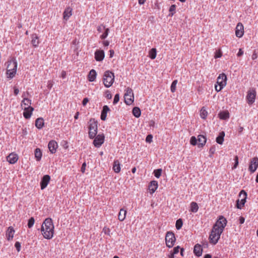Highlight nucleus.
Listing matches in <instances>:
<instances>
[{
  "instance_id": "nucleus-1",
  "label": "nucleus",
  "mask_w": 258,
  "mask_h": 258,
  "mask_svg": "<svg viewBox=\"0 0 258 258\" xmlns=\"http://www.w3.org/2000/svg\"><path fill=\"white\" fill-rule=\"evenodd\" d=\"M41 230L43 237L47 239H51L54 233V226L50 218H47L42 224Z\"/></svg>"
},
{
  "instance_id": "nucleus-2",
  "label": "nucleus",
  "mask_w": 258,
  "mask_h": 258,
  "mask_svg": "<svg viewBox=\"0 0 258 258\" xmlns=\"http://www.w3.org/2000/svg\"><path fill=\"white\" fill-rule=\"evenodd\" d=\"M7 63V74L9 76V78H13L17 71V60L15 58H13L12 59L8 60Z\"/></svg>"
},
{
  "instance_id": "nucleus-3",
  "label": "nucleus",
  "mask_w": 258,
  "mask_h": 258,
  "mask_svg": "<svg viewBox=\"0 0 258 258\" xmlns=\"http://www.w3.org/2000/svg\"><path fill=\"white\" fill-rule=\"evenodd\" d=\"M223 231L221 229H217V228L213 227L209 236V241L212 244H216L220 238L221 234Z\"/></svg>"
},
{
  "instance_id": "nucleus-4",
  "label": "nucleus",
  "mask_w": 258,
  "mask_h": 258,
  "mask_svg": "<svg viewBox=\"0 0 258 258\" xmlns=\"http://www.w3.org/2000/svg\"><path fill=\"white\" fill-rule=\"evenodd\" d=\"M114 80V73L109 71H105L103 78V84L106 88L110 87L113 84Z\"/></svg>"
},
{
  "instance_id": "nucleus-5",
  "label": "nucleus",
  "mask_w": 258,
  "mask_h": 258,
  "mask_svg": "<svg viewBox=\"0 0 258 258\" xmlns=\"http://www.w3.org/2000/svg\"><path fill=\"white\" fill-rule=\"evenodd\" d=\"M176 238L174 233L172 231L167 232L165 236L166 245L168 248L172 247L175 242Z\"/></svg>"
},
{
  "instance_id": "nucleus-6",
  "label": "nucleus",
  "mask_w": 258,
  "mask_h": 258,
  "mask_svg": "<svg viewBox=\"0 0 258 258\" xmlns=\"http://www.w3.org/2000/svg\"><path fill=\"white\" fill-rule=\"evenodd\" d=\"M124 102L127 105H131L134 102V96L132 89L128 88L124 95Z\"/></svg>"
},
{
  "instance_id": "nucleus-7",
  "label": "nucleus",
  "mask_w": 258,
  "mask_h": 258,
  "mask_svg": "<svg viewBox=\"0 0 258 258\" xmlns=\"http://www.w3.org/2000/svg\"><path fill=\"white\" fill-rule=\"evenodd\" d=\"M89 137L90 139H94L97 134V121L93 120L91 122L89 127Z\"/></svg>"
},
{
  "instance_id": "nucleus-8",
  "label": "nucleus",
  "mask_w": 258,
  "mask_h": 258,
  "mask_svg": "<svg viewBox=\"0 0 258 258\" xmlns=\"http://www.w3.org/2000/svg\"><path fill=\"white\" fill-rule=\"evenodd\" d=\"M226 224V219L223 216H220L213 227L217 228V229H221V231H223Z\"/></svg>"
},
{
  "instance_id": "nucleus-9",
  "label": "nucleus",
  "mask_w": 258,
  "mask_h": 258,
  "mask_svg": "<svg viewBox=\"0 0 258 258\" xmlns=\"http://www.w3.org/2000/svg\"><path fill=\"white\" fill-rule=\"evenodd\" d=\"M227 76L224 73L219 75L216 83L219 85V90H221L226 85Z\"/></svg>"
},
{
  "instance_id": "nucleus-10",
  "label": "nucleus",
  "mask_w": 258,
  "mask_h": 258,
  "mask_svg": "<svg viewBox=\"0 0 258 258\" xmlns=\"http://www.w3.org/2000/svg\"><path fill=\"white\" fill-rule=\"evenodd\" d=\"M256 94V93L255 89H252L248 90L246 96L247 102L248 104L251 105L254 102Z\"/></svg>"
},
{
  "instance_id": "nucleus-11",
  "label": "nucleus",
  "mask_w": 258,
  "mask_h": 258,
  "mask_svg": "<svg viewBox=\"0 0 258 258\" xmlns=\"http://www.w3.org/2000/svg\"><path fill=\"white\" fill-rule=\"evenodd\" d=\"M105 137L103 134L96 135L93 141V144L97 148L100 147L104 143Z\"/></svg>"
},
{
  "instance_id": "nucleus-12",
  "label": "nucleus",
  "mask_w": 258,
  "mask_h": 258,
  "mask_svg": "<svg viewBox=\"0 0 258 258\" xmlns=\"http://www.w3.org/2000/svg\"><path fill=\"white\" fill-rule=\"evenodd\" d=\"M258 167V158L254 157L250 160V163L249 166V170L253 173L254 172Z\"/></svg>"
},
{
  "instance_id": "nucleus-13",
  "label": "nucleus",
  "mask_w": 258,
  "mask_h": 258,
  "mask_svg": "<svg viewBox=\"0 0 258 258\" xmlns=\"http://www.w3.org/2000/svg\"><path fill=\"white\" fill-rule=\"evenodd\" d=\"M243 26L241 23H238L236 27L235 35L236 37L240 38L243 35Z\"/></svg>"
},
{
  "instance_id": "nucleus-14",
  "label": "nucleus",
  "mask_w": 258,
  "mask_h": 258,
  "mask_svg": "<svg viewBox=\"0 0 258 258\" xmlns=\"http://www.w3.org/2000/svg\"><path fill=\"white\" fill-rule=\"evenodd\" d=\"M23 115L26 119L30 118L34 108L31 106H25L24 107Z\"/></svg>"
},
{
  "instance_id": "nucleus-15",
  "label": "nucleus",
  "mask_w": 258,
  "mask_h": 258,
  "mask_svg": "<svg viewBox=\"0 0 258 258\" xmlns=\"http://www.w3.org/2000/svg\"><path fill=\"white\" fill-rule=\"evenodd\" d=\"M105 57V53L103 50H97L95 52V58L97 61H102Z\"/></svg>"
},
{
  "instance_id": "nucleus-16",
  "label": "nucleus",
  "mask_w": 258,
  "mask_h": 258,
  "mask_svg": "<svg viewBox=\"0 0 258 258\" xmlns=\"http://www.w3.org/2000/svg\"><path fill=\"white\" fill-rule=\"evenodd\" d=\"M7 159L10 164H15L18 161V156L17 154L12 153L7 157Z\"/></svg>"
},
{
  "instance_id": "nucleus-17",
  "label": "nucleus",
  "mask_w": 258,
  "mask_h": 258,
  "mask_svg": "<svg viewBox=\"0 0 258 258\" xmlns=\"http://www.w3.org/2000/svg\"><path fill=\"white\" fill-rule=\"evenodd\" d=\"M197 141L198 147L202 148L205 145L207 139L205 136L200 135L198 136Z\"/></svg>"
},
{
  "instance_id": "nucleus-18",
  "label": "nucleus",
  "mask_w": 258,
  "mask_h": 258,
  "mask_svg": "<svg viewBox=\"0 0 258 258\" xmlns=\"http://www.w3.org/2000/svg\"><path fill=\"white\" fill-rule=\"evenodd\" d=\"M243 197L240 200L239 199H237L236 201V208L239 209H241L244 206L246 199L247 195H243Z\"/></svg>"
},
{
  "instance_id": "nucleus-19",
  "label": "nucleus",
  "mask_w": 258,
  "mask_h": 258,
  "mask_svg": "<svg viewBox=\"0 0 258 258\" xmlns=\"http://www.w3.org/2000/svg\"><path fill=\"white\" fill-rule=\"evenodd\" d=\"M158 182L155 180H153L150 182L148 186V189L150 194H153L158 187Z\"/></svg>"
},
{
  "instance_id": "nucleus-20",
  "label": "nucleus",
  "mask_w": 258,
  "mask_h": 258,
  "mask_svg": "<svg viewBox=\"0 0 258 258\" xmlns=\"http://www.w3.org/2000/svg\"><path fill=\"white\" fill-rule=\"evenodd\" d=\"M50 179V177L48 175H45L42 177L40 182L41 189H44L46 187Z\"/></svg>"
},
{
  "instance_id": "nucleus-21",
  "label": "nucleus",
  "mask_w": 258,
  "mask_h": 258,
  "mask_svg": "<svg viewBox=\"0 0 258 258\" xmlns=\"http://www.w3.org/2000/svg\"><path fill=\"white\" fill-rule=\"evenodd\" d=\"M48 147L50 152L51 153H54L55 152L56 147H57V143L53 140H51L49 142Z\"/></svg>"
},
{
  "instance_id": "nucleus-22",
  "label": "nucleus",
  "mask_w": 258,
  "mask_h": 258,
  "mask_svg": "<svg viewBox=\"0 0 258 258\" xmlns=\"http://www.w3.org/2000/svg\"><path fill=\"white\" fill-rule=\"evenodd\" d=\"M203 249L201 245L199 244H197L195 245L194 248V252L197 256H200L202 254Z\"/></svg>"
},
{
  "instance_id": "nucleus-23",
  "label": "nucleus",
  "mask_w": 258,
  "mask_h": 258,
  "mask_svg": "<svg viewBox=\"0 0 258 258\" xmlns=\"http://www.w3.org/2000/svg\"><path fill=\"white\" fill-rule=\"evenodd\" d=\"M110 111V109L107 105H104L101 111L100 118L102 120H105L107 116V113Z\"/></svg>"
},
{
  "instance_id": "nucleus-24",
  "label": "nucleus",
  "mask_w": 258,
  "mask_h": 258,
  "mask_svg": "<svg viewBox=\"0 0 258 258\" xmlns=\"http://www.w3.org/2000/svg\"><path fill=\"white\" fill-rule=\"evenodd\" d=\"M15 233V230L13 227L10 226L8 228L6 235L7 237V239L8 240H11L13 239L14 237V234Z\"/></svg>"
},
{
  "instance_id": "nucleus-25",
  "label": "nucleus",
  "mask_w": 258,
  "mask_h": 258,
  "mask_svg": "<svg viewBox=\"0 0 258 258\" xmlns=\"http://www.w3.org/2000/svg\"><path fill=\"white\" fill-rule=\"evenodd\" d=\"M126 213V210L123 209H121L118 215V220L121 222L123 221L125 219Z\"/></svg>"
},
{
  "instance_id": "nucleus-26",
  "label": "nucleus",
  "mask_w": 258,
  "mask_h": 258,
  "mask_svg": "<svg viewBox=\"0 0 258 258\" xmlns=\"http://www.w3.org/2000/svg\"><path fill=\"white\" fill-rule=\"evenodd\" d=\"M97 73L95 71V70L92 69L91 70L88 76V80L90 82H93L95 81L96 78Z\"/></svg>"
},
{
  "instance_id": "nucleus-27",
  "label": "nucleus",
  "mask_w": 258,
  "mask_h": 258,
  "mask_svg": "<svg viewBox=\"0 0 258 258\" xmlns=\"http://www.w3.org/2000/svg\"><path fill=\"white\" fill-rule=\"evenodd\" d=\"M113 170L115 173H119L120 171V164L118 160H114L113 165Z\"/></svg>"
},
{
  "instance_id": "nucleus-28",
  "label": "nucleus",
  "mask_w": 258,
  "mask_h": 258,
  "mask_svg": "<svg viewBox=\"0 0 258 258\" xmlns=\"http://www.w3.org/2000/svg\"><path fill=\"white\" fill-rule=\"evenodd\" d=\"M221 119L226 120L229 118V113L227 111H223L218 114Z\"/></svg>"
},
{
  "instance_id": "nucleus-29",
  "label": "nucleus",
  "mask_w": 258,
  "mask_h": 258,
  "mask_svg": "<svg viewBox=\"0 0 258 258\" xmlns=\"http://www.w3.org/2000/svg\"><path fill=\"white\" fill-rule=\"evenodd\" d=\"M225 137V132L223 131L221 132L218 137L216 138V142L219 144H222L223 141H224V138Z\"/></svg>"
},
{
  "instance_id": "nucleus-30",
  "label": "nucleus",
  "mask_w": 258,
  "mask_h": 258,
  "mask_svg": "<svg viewBox=\"0 0 258 258\" xmlns=\"http://www.w3.org/2000/svg\"><path fill=\"white\" fill-rule=\"evenodd\" d=\"M44 125V120L42 118L39 117L35 120V126L38 129H41Z\"/></svg>"
},
{
  "instance_id": "nucleus-31",
  "label": "nucleus",
  "mask_w": 258,
  "mask_h": 258,
  "mask_svg": "<svg viewBox=\"0 0 258 258\" xmlns=\"http://www.w3.org/2000/svg\"><path fill=\"white\" fill-rule=\"evenodd\" d=\"M31 43L33 46L37 47L39 44L38 37L36 34H33L31 36Z\"/></svg>"
},
{
  "instance_id": "nucleus-32",
  "label": "nucleus",
  "mask_w": 258,
  "mask_h": 258,
  "mask_svg": "<svg viewBox=\"0 0 258 258\" xmlns=\"http://www.w3.org/2000/svg\"><path fill=\"white\" fill-rule=\"evenodd\" d=\"M133 115L137 118L139 117L141 114V111L139 107H135L132 110Z\"/></svg>"
},
{
  "instance_id": "nucleus-33",
  "label": "nucleus",
  "mask_w": 258,
  "mask_h": 258,
  "mask_svg": "<svg viewBox=\"0 0 258 258\" xmlns=\"http://www.w3.org/2000/svg\"><path fill=\"white\" fill-rule=\"evenodd\" d=\"M35 157L37 161H40L42 157V152L40 149L36 148L34 151Z\"/></svg>"
},
{
  "instance_id": "nucleus-34",
  "label": "nucleus",
  "mask_w": 258,
  "mask_h": 258,
  "mask_svg": "<svg viewBox=\"0 0 258 258\" xmlns=\"http://www.w3.org/2000/svg\"><path fill=\"white\" fill-rule=\"evenodd\" d=\"M157 55V51L156 49L155 48H152L149 52V57L152 59H154L156 58Z\"/></svg>"
},
{
  "instance_id": "nucleus-35",
  "label": "nucleus",
  "mask_w": 258,
  "mask_h": 258,
  "mask_svg": "<svg viewBox=\"0 0 258 258\" xmlns=\"http://www.w3.org/2000/svg\"><path fill=\"white\" fill-rule=\"evenodd\" d=\"M199 209V206L196 202H191L190 204V211L193 213H196Z\"/></svg>"
},
{
  "instance_id": "nucleus-36",
  "label": "nucleus",
  "mask_w": 258,
  "mask_h": 258,
  "mask_svg": "<svg viewBox=\"0 0 258 258\" xmlns=\"http://www.w3.org/2000/svg\"><path fill=\"white\" fill-rule=\"evenodd\" d=\"M31 104V100H29L27 97H24L23 100L22 101L21 106H23V105L25 106H30V105Z\"/></svg>"
},
{
  "instance_id": "nucleus-37",
  "label": "nucleus",
  "mask_w": 258,
  "mask_h": 258,
  "mask_svg": "<svg viewBox=\"0 0 258 258\" xmlns=\"http://www.w3.org/2000/svg\"><path fill=\"white\" fill-rule=\"evenodd\" d=\"M208 115V112L204 107H203L200 110V116L203 119H206Z\"/></svg>"
},
{
  "instance_id": "nucleus-38",
  "label": "nucleus",
  "mask_w": 258,
  "mask_h": 258,
  "mask_svg": "<svg viewBox=\"0 0 258 258\" xmlns=\"http://www.w3.org/2000/svg\"><path fill=\"white\" fill-rule=\"evenodd\" d=\"M176 5H172L170 6L169 8V14L168 15L169 16H173L174 13H175V10H176Z\"/></svg>"
},
{
  "instance_id": "nucleus-39",
  "label": "nucleus",
  "mask_w": 258,
  "mask_h": 258,
  "mask_svg": "<svg viewBox=\"0 0 258 258\" xmlns=\"http://www.w3.org/2000/svg\"><path fill=\"white\" fill-rule=\"evenodd\" d=\"M72 15V9L68 7L66 9V21Z\"/></svg>"
},
{
  "instance_id": "nucleus-40",
  "label": "nucleus",
  "mask_w": 258,
  "mask_h": 258,
  "mask_svg": "<svg viewBox=\"0 0 258 258\" xmlns=\"http://www.w3.org/2000/svg\"><path fill=\"white\" fill-rule=\"evenodd\" d=\"M162 172V169L159 168V169L154 170V171L153 172V174L156 178H158L160 177Z\"/></svg>"
},
{
  "instance_id": "nucleus-41",
  "label": "nucleus",
  "mask_w": 258,
  "mask_h": 258,
  "mask_svg": "<svg viewBox=\"0 0 258 258\" xmlns=\"http://www.w3.org/2000/svg\"><path fill=\"white\" fill-rule=\"evenodd\" d=\"M183 223L181 219H178L176 222L175 226L177 229L179 230L180 229L182 226Z\"/></svg>"
},
{
  "instance_id": "nucleus-42",
  "label": "nucleus",
  "mask_w": 258,
  "mask_h": 258,
  "mask_svg": "<svg viewBox=\"0 0 258 258\" xmlns=\"http://www.w3.org/2000/svg\"><path fill=\"white\" fill-rule=\"evenodd\" d=\"M190 143L193 146L198 145L197 139L195 136H192L190 139Z\"/></svg>"
},
{
  "instance_id": "nucleus-43",
  "label": "nucleus",
  "mask_w": 258,
  "mask_h": 258,
  "mask_svg": "<svg viewBox=\"0 0 258 258\" xmlns=\"http://www.w3.org/2000/svg\"><path fill=\"white\" fill-rule=\"evenodd\" d=\"M177 81L174 80L172 82V83L171 85L170 89H171V91L173 93L175 91L176 85L177 84Z\"/></svg>"
},
{
  "instance_id": "nucleus-44",
  "label": "nucleus",
  "mask_w": 258,
  "mask_h": 258,
  "mask_svg": "<svg viewBox=\"0 0 258 258\" xmlns=\"http://www.w3.org/2000/svg\"><path fill=\"white\" fill-rule=\"evenodd\" d=\"M35 222V219L33 217L30 218L28 222V227L29 228H31L34 225Z\"/></svg>"
},
{
  "instance_id": "nucleus-45",
  "label": "nucleus",
  "mask_w": 258,
  "mask_h": 258,
  "mask_svg": "<svg viewBox=\"0 0 258 258\" xmlns=\"http://www.w3.org/2000/svg\"><path fill=\"white\" fill-rule=\"evenodd\" d=\"M109 31L108 28L105 29V32L100 36V38L101 39H105L108 35Z\"/></svg>"
},
{
  "instance_id": "nucleus-46",
  "label": "nucleus",
  "mask_w": 258,
  "mask_h": 258,
  "mask_svg": "<svg viewBox=\"0 0 258 258\" xmlns=\"http://www.w3.org/2000/svg\"><path fill=\"white\" fill-rule=\"evenodd\" d=\"M103 232L107 235H110V230L108 227H104L103 229Z\"/></svg>"
},
{
  "instance_id": "nucleus-47",
  "label": "nucleus",
  "mask_w": 258,
  "mask_h": 258,
  "mask_svg": "<svg viewBox=\"0 0 258 258\" xmlns=\"http://www.w3.org/2000/svg\"><path fill=\"white\" fill-rule=\"evenodd\" d=\"M234 164L233 166L232 167L233 169H235L237 166L238 165V157L237 156H235L234 157Z\"/></svg>"
},
{
  "instance_id": "nucleus-48",
  "label": "nucleus",
  "mask_w": 258,
  "mask_h": 258,
  "mask_svg": "<svg viewBox=\"0 0 258 258\" xmlns=\"http://www.w3.org/2000/svg\"><path fill=\"white\" fill-rule=\"evenodd\" d=\"M119 100V94H116L114 96L113 103L114 104H116Z\"/></svg>"
},
{
  "instance_id": "nucleus-49",
  "label": "nucleus",
  "mask_w": 258,
  "mask_h": 258,
  "mask_svg": "<svg viewBox=\"0 0 258 258\" xmlns=\"http://www.w3.org/2000/svg\"><path fill=\"white\" fill-rule=\"evenodd\" d=\"M105 97L107 99H110L112 98V95L110 93V92L109 90H106L105 91Z\"/></svg>"
},
{
  "instance_id": "nucleus-50",
  "label": "nucleus",
  "mask_w": 258,
  "mask_h": 258,
  "mask_svg": "<svg viewBox=\"0 0 258 258\" xmlns=\"http://www.w3.org/2000/svg\"><path fill=\"white\" fill-rule=\"evenodd\" d=\"M153 136L151 134L148 135L146 138V141L147 143H151L152 141Z\"/></svg>"
},
{
  "instance_id": "nucleus-51",
  "label": "nucleus",
  "mask_w": 258,
  "mask_h": 258,
  "mask_svg": "<svg viewBox=\"0 0 258 258\" xmlns=\"http://www.w3.org/2000/svg\"><path fill=\"white\" fill-rule=\"evenodd\" d=\"M15 246L16 248L17 251L19 252L21 250V243L17 241L15 244Z\"/></svg>"
},
{
  "instance_id": "nucleus-52",
  "label": "nucleus",
  "mask_w": 258,
  "mask_h": 258,
  "mask_svg": "<svg viewBox=\"0 0 258 258\" xmlns=\"http://www.w3.org/2000/svg\"><path fill=\"white\" fill-rule=\"evenodd\" d=\"M222 52L219 50V51H216V52H215V58H220L222 56Z\"/></svg>"
},
{
  "instance_id": "nucleus-53",
  "label": "nucleus",
  "mask_w": 258,
  "mask_h": 258,
  "mask_svg": "<svg viewBox=\"0 0 258 258\" xmlns=\"http://www.w3.org/2000/svg\"><path fill=\"white\" fill-rule=\"evenodd\" d=\"M179 249H180L179 246H177L173 248V250L171 251L172 252H173V254H176L178 253Z\"/></svg>"
},
{
  "instance_id": "nucleus-54",
  "label": "nucleus",
  "mask_w": 258,
  "mask_h": 258,
  "mask_svg": "<svg viewBox=\"0 0 258 258\" xmlns=\"http://www.w3.org/2000/svg\"><path fill=\"white\" fill-rule=\"evenodd\" d=\"M215 151V148L214 147H212L210 148V150H209L210 156H211L213 154H214Z\"/></svg>"
},
{
  "instance_id": "nucleus-55",
  "label": "nucleus",
  "mask_w": 258,
  "mask_h": 258,
  "mask_svg": "<svg viewBox=\"0 0 258 258\" xmlns=\"http://www.w3.org/2000/svg\"><path fill=\"white\" fill-rule=\"evenodd\" d=\"M86 163L85 162L83 163L82 165L81 168V171L82 173L85 172V169H86Z\"/></svg>"
},
{
  "instance_id": "nucleus-56",
  "label": "nucleus",
  "mask_w": 258,
  "mask_h": 258,
  "mask_svg": "<svg viewBox=\"0 0 258 258\" xmlns=\"http://www.w3.org/2000/svg\"><path fill=\"white\" fill-rule=\"evenodd\" d=\"M105 29H106V28L104 26H103V25L100 26L98 27L97 31L99 32H101L103 30H105Z\"/></svg>"
},
{
  "instance_id": "nucleus-57",
  "label": "nucleus",
  "mask_w": 258,
  "mask_h": 258,
  "mask_svg": "<svg viewBox=\"0 0 258 258\" xmlns=\"http://www.w3.org/2000/svg\"><path fill=\"white\" fill-rule=\"evenodd\" d=\"M89 99L87 98H84L82 101V104L83 106H85L88 102Z\"/></svg>"
},
{
  "instance_id": "nucleus-58",
  "label": "nucleus",
  "mask_w": 258,
  "mask_h": 258,
  "mask_svg": "<svg viewBox=\"0 0 258 258\" xmlns=\"http://www.w3.org/2000/svg\"><path fill=\"white\" fill-rule=\"evenodd\" d=\"M243 54V51L242 50V49L241 48H240L239 49V51L237 54V56H242V55Z\"/></svg>"
},
{
  "instance_id": "nucleus-59",
  "label": "nucleus",
  "mask_w": 258,
  "mask_h": 258,
  "mask_svg": "<svg viewBox=\"0 0 258 258\" xmlns=\"http://www.w3.org/2000/svg\"><path fill=\"white\" fill-rule=\"evenodd\" d=\"M257 58V54L256 53H255V52L254 51L253 54H252V56H251V58L252 60H254L256 58Z\"/></svg>"
},
{
  "instance_id": "nucleus-60",
  "label": "nucleus",
  "mask_w": 258,
  "mask_h": 258,
  "mask_svg": "<svg viewBox=\"0 0 258 258\" xmlns=\"http://www.w3.org/2000/svg\"><path fill=\"white\" fill-rule=\"evenodd\" d=\"M245 219L243 217H240L239 218V223L240 224H243L244 222Z\"/></svg>"
},
{
  "instance_id": "nucleus-61",
  "label": "nucleus",
  "mask_w": 258,
  "mask_h": 258,
  "mask_svg": "<svg viewBox=\"0 0 258 258\" xmlns=\"http://www.w3.org/2000/svg\"><path fill=\"white\" fill-rule=\"evenodd\" d=\"M14 93L15 95H17L18 94V93H19V90L16 87L14 88Z\"/></svg>"
},
{
  "instance_id": "nucleus-62",
  "label": "nucleus",
  "mask_w": 258,
  "mask_h": 258,
  "mask_svg": "<svg viewBox=\"0 0 258 258\" xmlns=\"http://www.w3.org/2000/svg\"><path fill=\"white\" fill-rule=\"evenodd\" d=\"M114 52L113 50H109V56L110 57H112L114 55Z\"/></svg>"
},
{
  "instance_id": "nucleus-63",
  "label": "nucleus",
  "mask_w": 258,
  "mask_h": 258,
  "mask_svg": "<svg viewBox=\"0 0 258 258\" xmlns=\"http://www.w3.org/2000/svg\"><path fill=\"white\" fill-rule=\"evenodd\" d=\"M174 254H173V252L171 251V253L168 255V257L169 258H174Z\"/></svg>"
},
{
  "instance_id": "nucleus-64",
  "label": "nucleus",
  "mask_w": 258,
  "mask_h": 258,
  "mask_svg": "<svg viewBox=\"0 0 258 258\" xmlns=\"http://www.w3.org/2000/svg\"><path fill=\"white\" fill-rule=\"evenodd\" d=\"M103 45L105 46H107L109 45V42L107 40H106V41H103Z\"/></svg>"
}]
</instances>
